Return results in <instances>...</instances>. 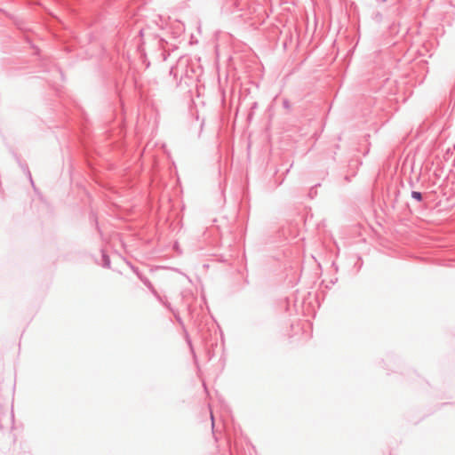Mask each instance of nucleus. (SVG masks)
Returning <instances> with one entry per match:
<instances>
[{
	"instance_id": "obj_1",
	"label": "nucleus",
	"mask_w": 455,
	"mask_h": 455,
	"mask_svg": "<svg viewBox=\"0 0 455 455\" xmlns=\"http://www.w3.org/2000/svg\"><path fill=\"white\" fill-rule=\"evenodd\" d=\"M140 279L141 280V282L151 291V292L155 295V296H157V292L155 290L152 283L149 281L148 278H147L146 276L144 275H140Z\"/></svg>"
},
{
	"instance_id": "obj_2",
	"label": "nucleus",
	"mask_w": 455,
	"mask_h": 455,
	"mask_svg": "<svg viewBox=\"0 0 455 455\" xmlns=\"http://www.w3.org/2000/svg\"><path fill=\"white\" fill-rule=\"evenodd\" d=\"M411 197L415 200H417L418 202H421L422 201V194L420 192H418V191H412L411 192Z\"/></svg>"
},
{
	"instance_id": "obj_3",
	"label": "nucleus",
	"mask_w": 455,
	"mask_h": 455,
	"mask_svg": "<svg viewBox=\"0 0 455 455\" xmlns=\"http://www.w3.org/2000/svg\"><path fill=\"white\" fill-rule=\"evenodd\" d=\"M102 259H103V267H110V259L107 254H105V253L102 254Z\"/></svg>"
},
{
	"instance_id": "obj_4",
	"label": "nucleus",
	"mask_w": 455,
	"mask_h": 455,
	"mask_svg": "<svg viewBox=\"0 0 455 455\" xmlns=\"http://www.w3.org/2000/svg\"><path fill=\"white\" fill-rule=\"evenodd\" d=\"M132 269L133 270V272L138 275V277L140 278V275H141L139 272V270L134 267L133 266H132Z\"/></svg>"
},
{
	"instance_id": "obj_5",
	"label": "nucleus",
	"mask_w": 455,
	"mask_h": 455,
	"mask_svg": "<svg viewBox=\"0 0 455 455\" xmlns=\"http://www.w3.org/2000/svg\"><path fill=\"white\" fill-rule=\"evenodd\" d=\"M283 106H284L285 108H288V107H289V102H288L287 100H284V101H283Z\"/></svg>"
},
{
	"instance_id": "obj_6",
	"label": "nucleus",
	"mask_w": 455,
	"mask_h": 455,
	"mask_svg": "<svg viewBox=\"0 0 455 455\" xmlns=\"http://www.w3.org/2000/svg\"><path fill=\"white\" fill-rule=\"evenodd\" d=\"M211 418H212V426H213V425H214V423H213V415H212V413H211Z\"/></svg>"
}]
</instances>
